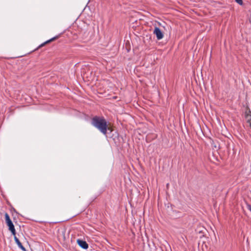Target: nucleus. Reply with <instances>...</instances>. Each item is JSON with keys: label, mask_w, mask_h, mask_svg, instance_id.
Here are the masks:
<instances>
[{"label": "nucleus", "mask_w": 251, "mask_h": 251, "mask_svg": "<svg viewBox=\"0 0 251 251\" xmlns=\"http://www.w3.org/2000/svg\"><path fill=\"white\" fill-rule=\"evenodd\" d=\"M91 124L105 136L107 135V130L112 131L111 128L108 126L107 122L103 117H94L92 119Z\"/></svg>", "instance_id": "nucleus-1"}, {"label": "nucleus", "mask_w": 251, "mask_h": 251, "mask_svg": "<svg viewBox=\"0 0 251 251\" xmlns=\"http://www.w3.org/2000/svg\"><path fill=\"white\" fill-rule=\"evenodd\" d=\"M237 3H238L240 5L243 4V0H235Z\"/></svg>", "instance_id": "nucleus-8"}, {"label": "nucleus", "mask_w": 251, "mask_h": 251, "mask_svg": "<svg viewBox=\"0 0 251 251\" xmlns=\"http://www.w3.org/2000/svg\"><path fill=\"white\" fill-rule=\"evenodd\" d=\"M14 236L15 242L18 246L19 248H20L23 251H26L25 248L23 246L22 244L21 243L19 239L16 236V235Z\"/></svg>", "instance_id": "nucleus-6"}, {"label": "nucleus", "mask_w": 251, "mask_h": 251, "mask_svg": "<svg viewBox=\"0 0 251 251\" xmlns=\"http://www.w3.org/2000/svg\"><path fill=\"white\" fill-rule=\"evenodd\" d=\"M168 186H169V184L168 183V184H167V187H168Z\"/></svg>", "instance_id": "nucleus-10"}, {"label": "nucleus", "mask_w": 251, "mask_h": 251, "mask_svg": "<svg viewBox=\"0 0 251 251\" xmlns=\"http://www.w3.org/2000/svg\"><path fill=\"white\" fill-rule=\"evenodd\" d=\"M248 209L251 212V205H248Z\"/></svg>", "instance_id": "nucleus-9"}, {"label": "nucleus", "mask_w": 251, "mask_h": 251, "mask_svg": "<svg viewBox=\"0 0 251 251\" xmlns=\"http://www.w3.org/2000/svg\"><path fill=\"white\" fill-rule=\"evenodd\" d=\"M77 243L78 245L83 249H87L88 248V244L85 241L77 239Z\"/></svg>", "instance_id": "nucleus-5"}, {"label": "nucleus", "mask_w": 251, "mask_h": 251, "mask_svg": "<svg viewBox=\"0 0 251 251\" xmlns=\"http://www.w3.org/2000/svg\"><path fill=\"white\" fill-rule=\"evenodd\" d=\"M5 216V222L9 227V230L11 232L12 234L13 235H16V230L14 227V226L11 220L10 217L7 213H5L4 214Z\"/></svg>", "instance_id": "nucleus-2"}, {"label": "nucleus", "mask_w": 251, "mask_h": 251, "mask_svg": "<svg viewBox=\"0 0 251 251\" xmlns=\"http://www.w3.org/2000/svg\"><path fill=\"white\" fill-rule=\"evenodd\" d=\"M58 38V36L54 37H53V38H51V39H50V40H49L47 41L46 42H44V43H43V44H41V45L39 46L38 48H41V47H43V46H44V45H45L46 44H48V43H49L51 42V41H53V40H55V39H57Z\"/></svg>", "instance_id": "nucleus-7"}, {"label": "nucleus", "mask_w": 251, "mask_h": 251, "mask_svg": "<svg viewBox=\"0 0 251 251\" xmlns=\"http://www.w3.org/2000/svg\"><path fill=\"white\" fill-rule=\"evenodd\" d=\"M57 237L60 241L64 242L66 240V230L65 229H59L58 230Z\"/></svg>", "instance_id": "nucleus-3"}, {"label": "nucleus", "mask_w": 251, "mask_h": 251, "mask_svg": "<svg viewBox=\"0 0 251 251\" xmlns=\"http://www.w3.org/2000/svg\"><path fill=\"white\" fill-rule=\"evenodd\" d=\"M153 33L155 35L157 39L158 40L162 39L164 37V34L160 29L157 26H154V29L153 31Z\"/></svg>", "instance_id": "nucleus-4"}]
</instances>
